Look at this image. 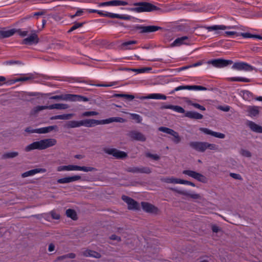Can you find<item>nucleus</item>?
I'll use <instances>...</instances> for the list:
<instances>
[{
    "label": "nucleus",
    "instance_id": "1",
    "mask_svg": "<svg viewBox=\"0 0 262 262\" xmlns=\"http://www.w3.org/2000/svg\"><path fill=\"white\" fill-rule=\"evenodd\" d=\"M56 143L57 141L55 139L50 138L42 139L38 141L33 142L31 144L27 145L25 147V151L28 152L34 149H45L53 146Z\"/></svg>",
    "mask_w": 262,
    "mask_h": 262
},
{
    "label": "nucleus",
    "instance_id": "2",
    "mask_svg": "<svg viewBox=\"0 0 262 262\" xmlns=\"http://www.w3.org/2000/svg\"><path fill=\"white\" fill-rule=\"evenodd\" d=\"M133 5L135 7L131 8V10L137 13L149 12L160 10L157 6L147 2L135 3Z\"/></svg>",
    "mask_w": 262,
    "mask_h": 262
},
{
    "label": "nucleus",
    "instance_id": "3",
    "mask_svg": "<svg viewBox=\"0 0 262 262\" xmlns=\"http://www.w3.org/2000/svg\"><path fill=\"white\" fill-rule=\"evenodd\" d=\"M97 13L101 16L108 17L112 18H119L122 20H129L131 17L130 16L126 14H119L99 10H97Z\"/></svg>",
    "mask_w": 262,
    "mask_h": 262
},
{
    "label": "nucleus",
    "instance_id": "4",
    "mask_svg": "<svg viewBox=\"0 0 262 262\" xmlns=\"http://www.w3.org/2000/svg\"><path fill=\"white\" fill-rule=\"evenodd\" d=\"M201 28H204L207 30L208 31H215L214 34L218 35L220 34V30H225L226 29H234L236 28V26H225L223 25H213L211 26H202Z\"/></svg>",
    "mask_w": 262,
    "mask_h": 262
},
{
    "label": "nucleus",
    "instance_id": "5",
    "mask_svg": "<svg viewBox=\"0 0 262 262\" xmlns=\"http://www.w3.org/2000/svg\"><path fill=\"white\" fill-rule=\"evenodd\" d=\"M103 151L110 155H112L117 159H123L127 156L125 152L120 151L114 148H104Z\"/></svg>",
    "mask_w": 262,
    "mask_h": 262
},
{
    "label": "nucleus",
    "instance_id": "6",
    "mask_svg": "<svg viewBox=\"0 0 262 262\" xmlns=\"http://www.w3.org/2000/svg\"><path fill=\"white\" fill-rule=\"evenodd\" d=\"M232 69L237 71L248 72L253 71L254 68L247 62L241 61L234 63L232 66Z\"/></svg>",
    "mask_w": 262,
    "mask_h": 262
},
{
    "label": "nucleus",
    "instance_id": "7",
    "mask_svg": "<svg viewBox=\"0 0 262 262\" xmlns=\"http://www.w3.org/2000/svg\"><path fill=\"white\" fill-rule=\"evenodd\" d=\"M122 199L127 204L128 209L137 210L140 209L139 203L132 198L123 195L122 196Z\"/></svg>",
    "mask_w": 262,
    "mask_h": 262
},
{
    "label": "nucleus",
    "instance_id": "8",
    "mask_svg": "<svg viewBox=\"0 0 262 262\" xmlns=\"http://www.w3.org/2000/svg\"><path fill=\"white\" fill-rule=\"evenodd\" d=\"M129 4L127 2L121 0H113L108 2L100 3L98 4L99 7H106V6H127Z\"/></svg>",
    "mask_w": 262,
    "mask_h": 262
},
{
    "label": "nucleus",
    "instance_id": "9",
    "mask_svg": "<svg viewBox=\"0 0 262 262\" xmlns=\"http://www.w3.org/2000/svg\"><path fill=\"white\" fill-rule=\"evenodd\" d=\"M214 67L216 68H224L233 63V61L231 60L224 59L222 58H218L213 59L209 61Z\"/></svg>",
    "mask_w": 262,
    "mask_h": 262
},
{
    "label": "nucleus",
    "instance_id": "10",
    "mask_svg": "<svg viewBox=\"0 0 262 262\" xmlns=\"http://www.w3.org/2000/svg\"><path fill=\"white\" fill-rule=\"evenodd\" d=\"M183 173L195 179L199 182L204 183L206 181L205 177L196 171L190 170H184L183 171Z\"/></svg>",
    "mask_w": 262,
    "mask_h": 262
},
{
    "label": "nucleus",
    "instance_id": "11",
    "mask_svg": "<svg viewBox=\"0 0 262 262\" xmlns=\"http://www.w3.org/2000/svg\"><path fill=\"white\" fill-rule=\"evenodd\" d=\"M64 100L70 101L72 102L79 101V102H86L89 100V99L85 97L79 95L75 94H66L65 97L64 98Z\"/></svg>",
    "mask_w": 262,
    "mask_h": 262
},
{
    "label": "nucleus",
    "instance_id": "12",
    "mask_svg": "<svg viewBox=\"0 0 262 262\" xmlns=\"http://www.w3.org/2000/svg\"><path fill=\"white\" fill-rule=\"evenodd\" d=\"M39 42V38L35 33H32L28 37L24 39L22 41L23 45H36Z\"/></svg>",
    "mask_w": 262,
    "mask_h": 262
},
{
    "label": "nucleus",
    "instance_id": "13",
    "mask_svg": "<svg viewBox=\"0 0 262 262\" xmlns=\"http://www.w3.org/2000/svg\"><path fill=\"white\" fill-rule=\"evenodd\" d=\"M127 136L134 140L142 142H144L146 140V137L143 134L136 130L129 132Z\"/></svg>",
    "mask_w": 262,
    "mask_h": 262
},
{
    "label": "nucleus",
    "instance_id": "14",
    "mask_svg": "<svg viewBox=\"0 0 262 262\" xmlns=\"http://www.w3.org/2000/svg\"><path fill=\"white\" fill-rule=\"evenodd\" d=\"M206 142H191L189 145L193 149L200 152H204L206 149Z\"/></svg>",
    "mask_w": 262,
    "mask_h": 262
},
{
    "label": "nucleus",
    "instance_id": "15",
    "mask_svg": "<svg viewBox=\"0 0 262 262\" xmlns=\"http://www.w3.org/2000/svg\"><path fill=\"white\" fill-rule=\"evenodd\" d=\"M81 179V176L79 175H75L71 177H65L59 179L57 180V183L59 184H66L74 181H78Z\"/></svg>",
    "mask_w": 262,
    "mask_h": 262
},
{
    "label": "nucleus",
    "instance_id": "16",
    "mask_svg": "<svg viewBox=\"0 0 262 262\" xmlns=\"http://www.w3.org/2000/svg\"><path fill=\"white\" fill-rule=\"evenodd\" d=\"M138 28L142 33L154 32L161 29V27L156 26H140Z\"/></svg>",
    "mask_w": 262,
    "mask_h": 262
},
{
    "label": "nucleus",
    "instance_id": "17",
    "mask_svg": "<svg viewBox=\"0 0 262 262\" xmlns=\"http://www.w3.org/2000/svg\"><path fill=\"white\" fill-rule=\"evenodd\" d=\"M141 206L143 210L147 212L156 213L158 211L157 207L148 202H142Z\"/></svg>",
    "mask_w": 262,
    "mask_h": 262
},
{
    "label": "nucleus",
    "instance_id": "18",
    "mask_svg": "<svg viewBox=\"0 0 262 262\" xmlns=\"http://www.w3.org/2000/svg\"><path fill=\"white\" fill-rule=\"evenodd\" d=\"M81 78L79 77H76L74 78L73 79L75 82H79V83H86L87 84H90L92 85H96L97 86H104V87H107V86H113L117 84V82H111L107 84H94L90 83H89L87 81L81 80Z\"/></svg>",
    "mask_w": 262,
    "mask_h": 262
},
{
    "label": "nucleus",
    "instance_id": "19",
    "mask_svg": "<svg viewBox=\"0 0 262 262\" xmlns=\"http://www.w3.org/2000/svg\"><path fill=\"white\" fill-rule=\"evenodd\" d=\"M200 130L203 132L204 133L210 135L212 136H214L215 137L220 138V139H224L225 137V135L224 134L219 133V132H213L211 130H210L208 128H204V127H201L200 128Z\"/></svg>",
    "mask_w": 262,
    "mask_h": 262
},
{
    "label": "nucleus",
    "instance_id": "20",
    "mask_svg": "<svg viewBox=\"0 0 262 262\" xmlns=\"http://www.w3.org/2000/svg\"><path fill=\"white\" fill-rule=\"evenodd\" d=\"M46 171L47 170L45 168H35L23 173L21 177L23 178H26L34 176L38 173H44L46 172Z\"/></svg>",
    "mask_w": 262,
    "mask_h": 262
},
{
    "label": "nucleus",
    "instance_id": "21",
    "mask_svg": "<svg viewBox=\"0 0 262 262\" xmlns=\"http://www.w3.org/2000/svg\"><path fill=\"white\" fill-rule=\"evenodd\" d=\"M239 95L246 101H251L254 99L253 94L248 90H243L239 92Z\"/></svg>",
    "mask_w": 262,
    "mask_h": 262
},
{
    "label": "nucleus",
    "instance_id": "22",
    "mask_svg": "<svg viewBox=\"0 0 262 262\" xmlns=\"http://www.w3.org/2000/svg\"><path fill=\"white\" fill-rule=\"evenodd\" d=\"M82 126L87 127H91L95 126L97 125L101 124V121L95 119H85L82 120Z\"/></svg>",
    "mask_w": 262,
    "mask_h": 262
},
{
    "label": "nucleus",
    "instance_id": "23",
    "mask_svg": "<svg viewBox=\"0 0 262 262\" xmlns=\"http://www.w3.org/2000/svg\"><path fill=\"white\" fill-rule=\"evenodd\" d=\"M185 116L190 119L200 120L203 118V115L194 111H187L185 113Z\"/></svg>",
    "mask_w": 262,
    "mask_h": 262
},
{
    "label": "nucleus",
    "instance_id": "24",
    "mask_svg": "<svg viewBox=\"0 0 262 262\" xmlns=\"http://www.w3.org/2000/svg\"><path fill=\"white\" fill-rule=\"evenodd\" d=\"M247 125L253 132L258 133H262V126L256 124L255 122L252 121H248Z\"/></svg>",
    "mask_w": 262,
    "mask_h": 262
},
{
    "label": "nucleus",
    "instance_id": "25",
    "mask_svg": "<svg viewBox=\"0 0 262 262\" xmlns=\"http://www.w3.org/2000/svg\"><path fill=\"white\" fill-rule=\"evenodd\" d=\"M16 32L15 29L0 30V38H5L13 36Z\"/></svg>",
    "mask_w": 262,
    "mask_h": 262
},
{
    "label": "nucleus",
    "instance_id": "26",
    "mask_svg": "<svg viewBox=\"0 0 262 262\" xmlns=\"http://www.w3.org/2000/svg\"><path fill=\"white\" fill-rule=\"evenodd\" d=\"M188 40V37L187 36H184L180 37H178L176 38L171 43V46L179 47L184 44H187L185 41Z\"/></svg>",
    "mask_w": 262,
    "mask_h": 262
},
{
    "label": "nucleus",
    "instance_id": "27",
    "mask_svg": "<svg viewBox=\"0 0 262 262\" xmlns=\"http://www.w3.org/2000/svg\"><path fill=\"white\" fill-rule=\"evenodd\" d=\"M101 124H108L113 122L123 123L125 121V120L121 117H111L106 119L100 120Z\"/></svg>",
    "mask_w": 262,
    "mask_h": 262
},
{
    "label": "nucleus",
    "instance_id": "28",
    "mask_svg": "<svg viewBox=\"0 0 262 262\" xmlns=\"http://www.w3.org/2000/svg\"><path fill=\"white\" fill-rule=\"evenodd\" d=\"M58 127L57 125H52L47 127H43L37 128L38 134H46L53 130H57Z\"/></svg>",
    "mask_w": 262,
    "mask_h": 262
},
{
    "label": "nucleus",
    "instance_id": "29",
    "mask_svg": "<svg viewBox=\"0 0 262 262\" xmlns=\"http://www.w3.org/2000/svg\"><path fill=\"white\" fill-rule=\"evenodd\" d=\"M137 43L136 40H129L123 42L121 43L120 47L122 50H132L133 49L132 46Z\"/></svg>",
    "mask_w": 262,
    "mask_h": 262
},
{
    "label": "nucleus",
    "instance_id": "30",
    "mask_svg": "<svg viewBox=\"0 0 262 262\" xmlns=\"http://www.w3.org/2000/svg\"><path fill=\"white\" fill-rule=\"evenodd\" d=\"M83 255L86 257H92L94 258H100L101 254L95 251L87 249L83 252Z\"/></svg>",
    "mask_w": 262,
    "mask_h": 262
},
{
    "label": "nucleus",
    "instance_id": "31",
    "mask_svg": "<svg viewBox=\"0 0 262 262\" xmlns=\"http://www.w3.org/2000/svg\"><path fill=\"white\" fill-rule=\"evenodd\" d=\"M74 114H65L62 115H58L53 116L50 117V120H57V119H61V120H69L71 119Z\"/></svg>",
    "mask_w": 262,
    "mask_h": 262
},
{
    "label": "nucleus",
    "instance_id": "32",
    "mask_svg": "<svg viewBox=\"0 0 262 262\" xmlns=\"http://www.w3.org/2000/svg\"><path fill=\"white\" fill-rule=\"evenodd\" d=\"M69 107V106L67 104L62 103H55L48 105V110H65Z\"/></svg>",
    "mask_w": 262,
    "mask_h": 262
},
{
    "label": "nucleus",
    "instance_id": "33",
    "mask_svg": "<svg viewBox=\"0 0 262 262\" xmlns=\"http://www.w3.org/2000/svg\"><path fill=\"white\" fill-rule=\"evenodd\" d=\"M258 107L256 106H250L248 108V112L251 117H255L259 114Z\"/></svg>",
    "mask_w": 262,
    "mask_h": 262
},
{
    "label": "nucleus",
    "instance_id": "34",
    "mask_svg": "<svg viewBox=\"0 0 262 262\" xmlns=\"http://www.w3.org/2000/svg\"><path fill=\"white\" fill-rule=\"evenodd\" d=\"M82 126V120L80 121H75L72 120L68 122L67 126L68 128H76L79 127L80 126Z\"/></svg>",
    "mask_w": 262,
    "mask_h": 262
},
{
    "label": "nucleus",
    "instance_id": "35",
    "mask_svg": "<svg viewBox=\"0 0 262 262\" xmlns=\"http://www.w3.org/2000/svg\"><path fill=\"white\" fill-rule=\"evenodd\" d=\"M148 99L166 100V96L163 94L159 93H152L149 94L147 97Z\"/></svg>",
    "mask_w": 262,
    "mask_h": 262
},
{
    "label": "nucleus",
    "instance_id": "36",
    "mask_svg": "<svg viewBox=\"0 0 262 262\" xmlns=\"http://www.w3.org/2000/svg\"><path fill=\"white\" fill-rule=\"evenodd\" d=\"M228 80L229 81H239L243 82H250L251 81V79L249 78H247L245 77H232L228 78Z\"/></svg>",
    "mask_w": 262,
    "mask_h": 262
},
{
    "label": "nucleus",
    "instance_id": "37",
    "mask_svg": "<svg viewBox=\"0 0 262 262\" xmlns=\"http://www.w3.org/2000/svg\"><path fill=\"white\" fill-rule=\"evenodd\" d=\"M95 168L92 167L80 166L78 165H74L73 170H79L84 172L93 171Z\"/></svg>",
    "mask_w": 262,
    "mask_h": 262
},
{
    "label": "nucleus",
    "instance_id": "38",
    "mask_svg": "<svg viewBox=\"0 0 262 262\" xmlns=\"http://www.w3.org/2000/svg\"><path fill=\"white\" fill-rule=\"evenodd\" d=\"M27 75H28V76H22L13 79L12 83H14L17 82L25 81L33 78V76L31 74H27Z\"/></svg>",
    "mask_w": 262,
    "mask_h": 262
},
{
    "label": "nucleus",
    "instance_id": "39",
    "mask_svg": "<svg viewBox=\"0 0 262 262\" xmlns=\"http://www.w3.org/2000/svg\"><path fill=\"white\" fill-rule=\"evenodd\" d=\"M66 215L68 217H70L73 220H76L77 219V213L74 209H67L66 210Z\"/></svg>",
    "mask_w": 262,
    "mask_h": 262
},
{
    "label": "nucleus",
    "instance_id": "40",
    "mask_svg": "<svg viewBox=\"0 0 262 262\" xmlns=\"http://www.w3.org/2000/svg\"><path fill=\"white\" fill-rule=\"evenodd\" d=\"M85 22H75L73 24L72 26L71 27V28L69 30L68 33H70L76 29L80 28L83 26V25L85 24Z\"/></svg>",
    "mask_w": 262,
    "mask_h": 262
},
{
    "label": "nucleus",
    "instance_id": "41",
    "mask_svg": "<svg viewBox=\"0 0 262 262\" xmlns=\"http://www.w3.org/2000/svg\"><path fill=\"white\" fill-rule=\"evenodd\" d=\"M187 103L188 105L193 106L196 108L199 109L201 111H205L206 110L205 107L199 103H194L191 100H188L187 101Z\"/></svg>",
    "mask_w": 262,
    "mask_h": 262
},
{
    "label": "nucleus",
    "instance_id": "42",
    "mask_svg": "<svg viewBox=\"0 0 262 262\" xmlns=\"http://www.w3.org/2000/svg\"><path fill=\"white\" fill-rule=\"evenodd\" d=\"M158 130L159 131L169 134L170 135H172L173 133H174V130H173L172 129L166 127H163V126L160 127L158 128Z\"/></svg>",
    "mask_w": 262,
    "mask_h": 262
},
{
    "label": "nucleus",
    "instance_id": "43",
    "mask_svg": "<svg viewBox=\"0 0 262 262\" xmlns=\"http://www.w3.org/2000/svg\"><path fill=\"white\" fill-rule=\"evenodd\" d=\"M151 172V169L148 167H139V173L149 174Z\"/></svg>",
    "mask_w": 262,
    "mask_h": 262
},
{
    "label": "nucleus",
    "instance_id": "44",
    "mask_svg": "<svg viewBox=\"0 0 262 262\" xmlns=\"http://www.w3.org/2000/svg\"><path fill=\"white\" fill-rule=\"evenodd\" d=\"M18 153L16 151H12L5 153L3 155L4 158H12L18 156Z\"/></svg>",
    "mask_w": 262,
    "mask_h": 262
},
{
    "label": "nucleus",
    "instance_id": "45",
    "mask_svg": "<svg viewBox=\"0 0 262 262\" xmlns=\"http://www.w3.org/2000/svg\"><path fill=\"white\" fill-rule=\"evenodd\" d=\"M207 89L202 85H189V90L206 91Z\"/></svg>",
    "mask_w": 262,
    "mask_h": 262
},
{
    "label": "nucleus",
    "instance_id": "46",
    "mask_svg": "<svg viewBox=\"0 0 262 262\" xmlns=\"http://www.w3.org/2000/svg\"><path fill=\"white\" fill-rule=\"evenodd\" d=\"M131 118L133 120H135L137 123H141L142 121V117L137 114H131Z\"/></svg>",
    "mask_w": 262,
    "mask_h": 262
},
{
    "label": "nucleus",
    "instance_id": "47",
    "mask_svg": "<svg viewBox=\"0 0 262 262\" xmlns=\"http://www.w3.org/2000/svg\"><path fill=\"white\" fill-rule=\"evenodd\" d=\"M172 110L182 114L185 113L186 112L185 110L182 107L179 105H173Z\"/></svg>",
    "mask_w": 262,
    "mask_h": 262
},
{
    "label": "nucleus",
    "instance_id": "48",
    "mask_svg": "<svg viewBox=\"0 0 262 262\" xmlns=\"http://www.w3.org/2000/svg\"><path fill=\"white\" fill-rule=\"evenodd\" d=\"M48 109V105H38L33 108L35 113H37L42 110Z\"/></svg>",
    "mask_w": 262,
    "mask_h": 262
},
{
    "label": "nucleus",
    "instance_id": "49",
    "mask_svg": "<svg viewBox=\"0 0 262 262\" xmlns=\"http://www.w3.org/2000/svg\"><path fill=\"white\" fill-rule=\"evenodd\" d=\"M98 113L95 111H87L84 112L82 114V117H89L92 116H96L98 115Z\"/></svg>",
    "mask_w": 262,
    "mask_h": 262
},
{
    "label": "nucleus",
    "instance_id": "50",
    "mask_svg": "<svg viewBox=\"0 0 262 262\" xmlns=\"http://www.w3.org/2000/svg\"><path fill=\"white\" fill-rule=\"evenodd\" d=\"M28 1L30 2H32L34 4H38V3L47 4V3H49L51 2H53L54 0H28Z\"/></svg>",
    "mask_w": 262,
    "mask_h": 262
},
{
    "label": "nucleus",
    "instance_id": "51",
    "mask_svg": "<svg viewBox=\"0 0 262 262\" xmlns=\"http://www.w3.org/2000/svg\"><path fill=\"white\" fill-rule=\"evenodd\" d=\"M76 255L74 253H68L66 255L61 256L58 257V260H62L65 258H74L75 257Z\"/></svg>",
    "mask_w": 262,
    "mask_h": 262
},
{
    "label": "nucleus",
    "instance_id": "52",
    "mask_svg": "<svg viewBox=\"0 0 262 262\" xmlns=\"http://www.w3.org/2000/svg\"><path fill=\"white\" fill-rule=\"evenodd\" d=\"M189 90V85H180L178 87H176L174 88V89L172 91V92L171 93H173L174 92H177L180 90Z\"/></svg>",
    "mask_w": 262,
    "mask_h": 262
},
{
    "label": "nucleus",
    "instance_id": "53",
    "mask_svg": "<svg viewBox=\"0 0 262 262\" xmlns=\"http://www.w3.org/2000/svg\"><path fill=\"white\" fill-rule=\"evenodd\" d=\"M146 157L151 158L155 160H158L160 159V156L157 154H152L150 152H146L145 154Z\"/></svg>",
    "mask_w": 262,
    "mask_h": 262
},
{
    "label": "nucleus",
    "instance_id": "54",
    "mask_svg": "<svg viewBox=\"0 0 262 262\" xmlns=\"http://www.w3.org/2000/svg\"><path fill=\"white\" fill-rule=\"evenodd\" d=\"M240 154L245 157L249 158L251 157V152L247 149H242L241 150Z\"/></svg>",
    "mask_w": 262,
    "mask_h": 262
},
{
    "label": "nucleus",
    "instance_id": "55",
    "mask_svg": "<svg viewBox=\"0 0 262 262\" xmlns=\"http://www.w3.org/2000/svg\"><path fill=\"white\" fill-rule=\"evenodd\" d=\"M127 172L132 173H139V167H129L126 168Z\"/></svg>",
    "mask_w": 262,
    "mask_h": 262
},
{
    "label": "nucleus",
    "instance_id": "56",
    "mask_svg": "<svg viewBox=\"0 0 262 262\" xmlns=\"http://www.w3.org/2000/svg\"><path fill=\"white\" fill-rule=\"evenodd\" d=\"M172 136L174 137L173 141L175 143L178 144L180 142L181 138L177 132L174 131V133H173Z\"/></svg>",
    "mask_w": 262,
    "mask_h": 262
},
{
    "label": "nucleus",
    "instance_id": "57",
    "mask_svg": "<svg viewBox=\"0 0 262 262\" xmlns=\"http://www.w3.org/2000/svg\"><path fill=\"white\" fill-rule=\"evenodd\" d=\"M206 149H209L211 150H216L217 149V146L215 144L209 143L208 142H206Z\"/></svg>",
    "mask_w": 262,
    "mask_h": 262
},
{
    "label": "nucleus",
    "instance_id": "58",
    "mask_svg": "<svg viewBox=\"0 0 262 262\" xmlns=\"http://www.w3.org/2000/svg\"><path fill=\"white\" fill-rule=\"evenodd\" d=\"M84 12L83 9H79L78 10L75 14L71 15V17L72 18H74L76 16H80L83 15Z\"/></svg>",
    "mask_w": 262,
    "mask_h": 262
},
{
    "label": "nucleus",
    "instance_id": "59",
    "mask_svg": "<svg viewBox=\"0 0 262 262\" xmlns=\"http://www.w3.org/2000/svg\"><path fill=\"white\" fill-rule=\"evenodd\" d=\"M65 97L64 95H55L53 96L50 98V99H54V100H64V98Z\"/></svg>",
    "mask_w": 262,
    "mask_h": 262
},
{
    "label": "nucleus",
    "instance_id": "60",
    "mask_svg": "<svg viewBox=\"0 0 262 262\" xmlns=\"http://www.w3.org/2000/svg\"><path fill=\"white\" fill-rule=\"evenodd\" d=\"M50 214L53 219L58 220L60 218L59 214L55 212L54 211H51L50 212Z\"/></svg>",
    "mask_w": 262,
    "mask_h": 262
},
{
    "label": "nucleus",
    "instance_id": "61",
    "mask_svg": "<svg viewBox=\"0 0 262 262\" xmlns=\"http://www.w3.org/2000/svg\"><path fill=\"white\" fill-rule=\"evenodd\" d=\"M37 130V129H33L30 127H27L25 129V132H26L28 133H37L38 134V132Z\"/></svg>",
    "mask_w": 262,
    "mask_h": 262
},
{
    "label": "nucleus",
    "instance_id": "62",
    "mask_svg": "<svg viewBox=\"0 0 262 262\" xmlns=\"http://www.w3.org/2000/svg\"><path fill=\"white\" fill-rule=\"evenodd\" d=\"M121 97L128 99L129 100H132L134 99L135 97L134 95H129V94H122Z\"/></svg>",
    "mask_w": 262,
    "mask_h": 262
},
{
    "label": "nucleus",
    "instance_id": "63",
    "mask_svg": "<svg viewBox=\"0 0 262 262\" xmlns=\"http://www.w3.org/2000/svg\"><path fill=\"white\" fill-rule=\"evenodd\" d=\"M253 35L250 33H242L241 34V35L243 36L244 38H253Z\"/></svg>",
    "mask_w": 262,
    "mask_h": 262
},
{
    "label": "nucleus",
    "instance_id": "64",
    "mask_svg": "<svg viewBox=\"0 0 262 262\" xmlns=\"http://www.w3.org/2000/svg\"><path fill=\"white\" fill-rule=\"evenodd\" d=\"M219 108L224 112H228L230 109V106L229 105L220 106Z\"/></svg>",
    "mask_w": 262,
    "mask_h": 262
}]
</instances>
